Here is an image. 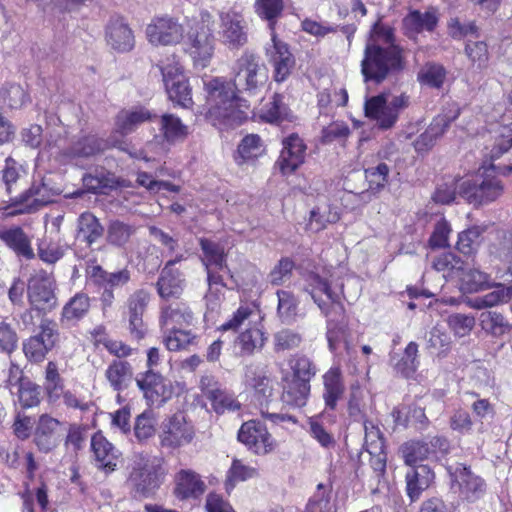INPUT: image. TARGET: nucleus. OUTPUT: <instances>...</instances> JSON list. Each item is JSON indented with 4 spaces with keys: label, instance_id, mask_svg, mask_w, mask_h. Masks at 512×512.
I'll return each instance as SVG.
<instances>
[{
    "label": "nucleus",
    "instance_id": "obj_1",
    "mask_svg": "<svg viewBox=\"0 0 512 512\" xmlns=\"http://www.w3.org/2000/svg\"><path fill=\"white\" fill-rule=\"evenodd\" d=\"M267 80L266 68L253 55H243L238 60L234 83L220 77L203 78L207 119L219 128L241 124L248 117L249 105L237 97L236 88L253 92Z\"/></svg>",
    "mask_w": 512,
    "mask_h": 512
},
{
    "label": "nucleus",
    "instance_id": "obj_2",
    "mask_svg": "<svg viewBox=\"0 0 512 512\" xmlns=\"http://www.w3.org/2000/svg\"><path fill=\"white\" fill-rule=\"evenodd\" d=\"M401 60V50L394 43L392 29L376 23L361 65L365 81H383L391 70L400 68Z\"/></svg>",
    "mask_w": 512,
    "mask_h": 512
},
{
    "label": "nucleus",
    "instance_id": "obj_3",
    "mask_svg": "<svg viewBox=\"0 0 512 512\" xmlns=\"http://www.w3.org/2000/svg\"><path fill=\"white\" fill-rule=\"evenodd\" d=\"M200 246L202 249V262L207 270L208 293L206 295L207 311L204 315L207 323H214L215 316L220 307L221 295L224 284L218 271L226 269L230 274V270L226 265L224 247L214 241L201 239Z\"/></svg>",
    "mask_w": 512,
    "mask_h": 512
},
{
    "label": "nucleus",
    "instance_id": "obj_4",
    "mask_svg": "<svg viewBox=\"0 0 512 512\" xmlns=\"http://www.w3.org/2000/svg\"><path fill=\"white\" fill-rule=\"evenodd\" d=\"M458 188L459 196L475 206L495 201L503 193V184L493 164L483 165L474 175L460 179Z\"/></svg>",
    "mask_w": 512,
    "mask_h": 512
},
{
    "label": "nucleus",
    "instance_id": "obj_5",
    "mask_svg": "<svg viewBox=\"0 0 512 512\" xmlns=\"http://www.w3.org/2000/svg\"><path fill=\"white\" fill-rule=\"evenodd\" d=\"M410 104V97L404 93L384 92L365 100V116L381 129L395 125L398 117Z\"/></svg>",
    "mask_w": 512,
    "mask_h": 512
},
{
    "label": "nucleus",
    "instance_id": "obj_6",
    "mask_svg": "<svg viewBox=\"0 0 512 512\" xmlns=\"http://www.w3.org/2000/svg\"><path fill=\"white\" fill-rule=\"evenodd\" d=\"M186 51L191 57L195 68H206L214 54V37L210 27V15H201L187 33Z\"/></svg>",
    "mask_w": 512,
    "mask_h": 512
},
{
    "label": "nucleus",
    "instance_id": "obj_7",
    "mask_svg": "<svg viewBox=\"0 0 512 512\" xmlns=\"http://www.w3.org/2000/svg\"><path fill=\"white\" fill-rule=\"evenodd\" d=\"M168 98L175 104L188 108L192 105V93L180 62L173 56L158 65Z\"/></svg>",
    "mask_w": 512,
    "mask_h": 512
},
{
    "label": "nucleus",
    "instance_id": "obj_8",
    "mask_svg": "<svg viewBox=\"0 0 512 512\" xmlns=\"http://www.w3.org/2000/svg\"><path fill=\"white\" fill-rule=\"evenodd\" d=\"M164 472L156 459L143 454H135L132 458L131 472L128 483L141 496L153 492L162 481Z\"/></svg>",
    "mask_w": 512,
    "mask_h": 512
},
{
    "label": "nucleus",
    "instance_id": "obj_9",
    "mask_svg": "<svg viewBox=\"0 0 512 512\" xmlns=\"http://www.w3.org/2000/svg\"><path fill=\"white\" fill-rule=\"evenodd\" d=\"M136 383L151 405H161L183 390L182 384L172 383L151 369L138 375Z\"/></svg>",
    "mask_w": 512,
    "mask_h": 512
},
{
    "label": "nucleus",
    "instance_id": "obj_10",
    "mask_svg": "<svg viewBox=\"0 0 512 512\" xmlns=\"http://www.w3.org/2000/svg\"><path fill=\"white\" fill-rule=\"evenodd\" d=\"M238 440L257 456L268 455L277 448L275 438L267 427L257 420H249L241 425L238 431Z\"/></svg>",
    "mask_w": 512,
    "mask_h": 512
},
{
    "label": "nucleus",
    "instance_id": "obj_11",
    "mask_svg": "<svg viewBox=\"0 0 512 512\" xmlns=\"http://www.w3.org/2000/svg\"><path fill=\"white\" fill-rule=\"evenodd\" d=\"M194 435L192 423L186 419L183 412H178L162 422L159 439L163 447L178 448L189 444Z\"/></svg>",
    "mask_w": 512,
    "mask_h": 512
},
{
    "label": "nucleus",
    "instance_id": "obj_12",
    "mask_svg": "<svg viewBox=\"0 0 512 512\" xmlns=\"http://www.w3.org/2000/svg\"><path fill=\"white\" fill-rule=\"evenodd\" d=\"M266 57L273 68V78L276 82H284L290 76L295 59L288 45L279 39L275 32L271 33V40L265 47Z\"/></svg>",
    "mask_w": 512,
    "mask_h": 512
},
{
    "label": "nucleus",
    "instance_id": "obj_13",
    "mask_svg": "<svg viewBox=\"0 0 512 512\" xmlns=\"http://www.w3.org/2000/svg\"><path fill=\"white\" fill-rule=\"evenodd\" d=\"M28 297L31 306L39 311L50 310L55 305L54 280L44 271L34 274L28 284Z\"/></svg>",
    "mask_w": 512,
    "mask_h": 512
},
{
    "label": "nucleus",
    "instance_id": "obj_14",
    "mask_svg": "<svg viewBox=\"0 0 512 512\" xmlns=\"http://www.w3.org/2000/svg\"><path fill=\"white\" fill-rule=\"evenodd\" d=\"M57 336L56 325L49 321H43L40 325V333L30 337L23 344L26 357L34 362L42 361L54 347Z\"/></svg>",
    "mask_w": 512,
    "mask_h": 512
},
{
    "label": "nucleus",
    "instance_id": "obj_15",
    "mask_svg": "<svg viewBox=\"0 0 512 512\" xmlns=\"http://www.w3.org/2000/svg\"><path fill=\"white\" fill-rule=\"evenodd\" d=\"M282 150L277 165L283 175L294 173L305 161L306 144L297 134H291L282 141Z\"/></svg>",
    "mask_w": 512,
    "mask_h": 512
},
{
    "label": "nucleus",
    "instance_id": "obj_16",
    "mask_svg": "<svg viewBox=\"0 0 512 512\" xmlns=\"http://www.w3.org/2000/svg\"><path fill=\"white\" fill-rule=\"evenodd\" d=\"M218 33L222 43L230 48L244 45L247 41V33L243 16L232 10L222 13Z\"/></svg>",
    "mask_w": 512,
    "mask_h": 512
},
{
    "label": "nucleus",
    "instance_id": "obj_17",
    "mask_svg": "<svg viewBox=\"0 0 512 512\" xmlns=\"http://www.w3.org/2000/svg\"><path fill=\"white\" fill-rule=\"evenodd\" d=\"M146 36L152 45H173L182 39L183 30L172 18L161 17L147 26Z\"/></svg>",
    "mask_w": 512,
    "mask_h": 512
},
{
    "label": "nucleus",
    "instance_id": "obj_18",
    "mask_svg": "<svg viewBox=\"0 0 512 512\" xmlns=\"http://www.w3.org/2000/svg\"><path fill=\"white\" fill-rule=\"evenodd\" d=\"M306 282V291L326 316L330 313V307H339L341 291H335L326 279L317 274H311Z\"/></svg>",
    "mask_w": 512,
    "mask_h": 512
},
{
    "label": "nucleus",
    "instance_id": "obj_19",
    "mask_svg": "<svg viewBox=\"0 0 512 512\" xmlns=\"http://www.w3.org/2000/svg\"><path fill=\"white\" fill-rule=\"evenodd\" d=\"M63 432L64 427L60 421L43 414L35 428L34 442L40 451L50 452L60 443Z\"/></svg>",
    "mask_w": 512,
    "mask_h": 512
},
{
    "label": "nucleus",
    "instance_id": "obj_20",
    "mask_svg": "<svg viewBox=\"0 0 512 512\" xmlns=\"http://www.w3.org/2000/svg\"><path fill=\"white\" fill-rule=\"evenodd\" d=\"M108 146V143L100 141L94 135L79 138L71 147V150L59 154V161L63 164L82 165V159L94 156Z\"/></svg>",
    "mask_w": 512,
    "mask_h": 512
},
{
    "label": "nucleus",
    "instance_id": "obj_21",
    "mask_svg": "<svg viewBox=\"0 0 512 512\" xmlns=\"http://www.w3.org/2000/svg\"><path fill=\"white\" fill-rule=\"evenodd\" d=\"M452 487L458 489L460 495L468 500L474 501L483 495L485 484L483 480L474 475L467 467L458 465L451 472Z\"/></svg>",
    "mask_w": 512,
    "mask_h": 512
},
{
    "label": "nucleus",
    "instance_id": "obj_22",
    "mask_svg": "<svg viewBox=\"0 0 512 512\" xmlns=\"http://www.w3.org/2000/svg\"><path fill=\"white\" fill-rule=\"evenodd\" d=\"M458 114L459 110L454 105L449 114L435 117L428 128L414 142L415 149L419 152L430 149L436 140L443 135L449 123L457 118Z\"/></svg>",
    "mask_w": 512,
    "mask_h": 512
},
{
    "label": "nucleus",
    "instance_id": "obj_23",
    "mask_svg": "<svg viewBox=\"0 0 512 512\" xmlns=\"http://www.w3.org/2000/svg\"><path fill=\"white\" fill-rule=\"evenodd\" d=\"M91 448L96 466L105 472H112L118 465L120 452L102 433H95L91 439Z\"/></svg>",
    "mask_w": 512,
    "mask_h": 512
},
{
    "label": "nucleus",
    "instance_id": "obj_24",
    "mask_svg": "<svg viewBox=\"0 0 512 512\" xmlns=\"http://www.w3.org/2000/svg\"><path fill=\"white\" fill-rule=\"evenodd\" d=\"M105 38L107 44L118 52L130 51L135 44L131 28L121 18L110 20L106 27Z\"/></svg>",
    "mask_w": 512,
    "mask_h": 512
},
{
    "label": "nucleus",
    "instance_id": "obj_25",
    "mask_svg": "<svg viewBox=\"0 0 512 512\" xmlns=\"http://www.w3.org/2000/svg\"><path fill=\"white\" fill-rule=\"evenodd\" d=\"M322 382V398L325 403V408L334 410L336 409L337 403L342 398L345 391L341 369L337 366H332L322 376Z\"/></svg>",
    "mask_w": 512,
    "mask_h": 512
},
{
    "label": "nucleus",
    "instance_id": "obj_26",
    "mask_svg": "<svg viewBox=\"0 0 512 512\" xmlns=\"http://www.w3.org/2000/svg\"><path fill=\"white\" fill-rule=\"evenodd\" d=\"M244 383L260 401H267L273 394V381L262 367L247 366Z\"/></svg>",
    "mask_w": 512,
    "mask_h": 512
},
{
    "label": "nucleus",
    "instance_id": "obj_27",
    "mask_svg": "<svg viewBox=\"0 0 512 512\" xmlns=\"http://www.w3.org/2000/svg\"><path fill=\"white\" fill-rule=\"evenodd\" d=\"M181 259L182 257L178 256L174 260L169 261L161 272L157 285L158 293L164 299L178 297L182 293L184 279L181 273L173 268Z\"/></svg>",
    "mask_w": 512,
    "mask_h": 512
},
{
    "label": "nucleus",
    "instance_id": "obj_28",
    "mask_svg": "<svg viewBox=\"0 0 512 512\" xmlns=\"http://www.w3.org/2000/svg\"><path fill=\"white\" fill-rule=\"evenodd\" d=\"M204 491L205 484L195 472L181 470L176 474L174 494L178 499L198 498Z\"/></svg>",
    "mask_w": 512,
    "mask_h": 512
},
{
    "label": "nucleus",
    "instance_id": "obj_29",
    "mask_svg": "<svg viewBox=\"0 0 512 512\" xmlns=\"http://www.w3.org/2000/svg\"><path fill=\"white\" fill-rule=\"evenodd\" d=\"M192 320V313L185 305H167L161 308L159 325L161 331L184 329L192 324Z\"/></svg>",
    "mask_w": 512,
    "mask_h": 512
},
{
    "label": "nucleus",
    "instance_id": "obj_30",
    "mask_svg": "<svg viewBox=\"0 0 512 512\" xmlns=\"http://www.w3.org/2000/svg\"><path fill=\"white\" fill-rule=\"evenodd\" d=\"M283 385L282 400L292 407H303L306 405L311 386L309 382L293 380L287 376L281 378Z\"/></svg>",
    "mask_w": 512,
    "mask_h": 512
},
{
    "label": "nucleus",
    "instance_id": "obj_31",
    "mask_svg": "<svg viewBox=\"0 0 512 512\" xmlns=\"http://www.w3.org/2000/svg\"><path fill=\"white\" fill-rule=\"evenodd\" d=\"M149 295L143 290L134 293L128 302L130 332L137 339L144 337L145 329L142 321V314L148 302Z\"/></svg>",
    "mask_w": 512,
    "mask_h": 512
},
{
    "label": "nucleus",
    "instance_id": "obj_32",
    "mask_svg": "<svg viewBox=\"0 0 512 512\" xmlns=\"http://www.w3.org/2000/svg\"><path fill=\"white\" fill-rule=\"evenodd\" d=\"M434 480V473L426 465H418L406 474L407 494L412 501L419 498Z\"/></svg>",
    "mask_w": 512,
    "mask_h": 512
},
{
    "label": "nucleus",
    "instance_id": "obj_33",
    "mask_svg": "<svg viewBox=\"0 0 512 512\" xmlns=\"http://www.w3.org/2000/svg\"><path fill=\"white\" fill-rule=\"evenodd\" d=\"M151 118V113L143 108L136 107L129 110L119 112L115 121V133L120 136L127 135L133 132L139 125L148 121Z\"/></svg>",
    "mask_w": 512,
    "mask_h": 512
},
{
    "label": "nucleus",
    "instance_id": "obj_34",
    "mask_svg": "<svg viewBox=\"0 0 512 512\" xmlns=\"http://www.w3.org/2000/svg\"><path fill=\"white\" fill-rule=\"evenodd\" d=\"M87 276L90 282L99 285L102 288H117L126 284L130 279L127 270H121L115 273H107L98 265L89 266Z\"/></svg>",
    "mask_w": 512,
    "mask_h": 512
},
{
    "label": "nucleus",
    "instance_id": "obj_35",
    "mask_svg": "<svg viewBox=\"0 0 512 512\" xmlns=\"http://www.w3.org/2000/svg\"><path fill=\"white\" fill-rule=\"evenodd\" d=\"M438 22L437 11L429 8L426 12H410L403 20L404 28L409 35L417 34L423 30L432 31Z\"/></svg>",
    "mask_w": 512,
    "mask_h": 512
},
{
    "label": "nucleus",
    "instance_id": "obj_36",
    "mask_svg": "<svg viewBox=\"0 0 512 512\" xmlns=\"http://www.w3.org/2000/svg\"><path fill=\"white\" fill-rule=\"evenodd\" d=\"M9 389L23 408L37 406L40 402V388L28 379L20 378L15 383H9Z\"/></svg>",
    "mask_w": 512,
    "mask_h": 512
},
{
    "label": "nucleus",
    "instance_id": "obj_37",
    "mask_svg": "<svg viewBox=\"0 0 512 512\" xmlns=\"http://www.w3.org/2000/svg\"><path fill=\"white\" fill-rule=\"evenodd\" d=\"M287 368L280 367L281 378L284 376L293 380L309 382L315 376L316 370L311 360L305 356H294L288 360Z\"/></svg>",
    "mask_w": 512,
    "mask_h": 512
},
{
    "label": "nucleus",
    "instance_id": "obj_38",
    "mask_svg": "<svg viewBox=\"0 0 512 512\" xmlns=\"http://www.w3.org/2000/svg\"><path fill=\"white\" fill-rule=\"evenodd\" d=\"M163 138L169 143L182 142L189 135V128L173 114H164L160 120Z\"/></svg>",
    "mask_w": 512,
    "mask_h": 512
},
{
    "label": "nucleus",
    "instance_id": "obj_39",
    "mask_svg": "<svg viewBox=\"0 0 512 512\" xmlns=\"http://www.w3.org/2000/svg\"><path fill=\"white\" fill-rule=\"evenodd\" d=\"M258 469L241 459H233L232 464L227 471L225 486L226 490L231 491L239 482L248 481L258 476Z\"/></svg>",
    "mask_w": 512,
    "mask_h": 512
},
{
    "label": "nucleus",
    "instance_id": "obj_40",
    "mask_svg": "<svg viewBox=\"0 0 512 512\" xmlns=\"http://www.w3.org/2000/svg\"><path fill=\"white\" fill-rule=\"evenodd\" d=\"M457 281L463 292H475L490 286L489 276L475 268H470L463 263V273L458 276Z\"/></svg>",
    "mask_w": 512,
    "mask_h": 512
},
{
    "label": "nucleus",
    "instance_id": "obj_41",
    "mask_svg": "<svg viewBox=\"0 0 512 512\" xmlns=\"http://www.w3.org/2000/svg\"><path fill=\"white\" fill-rule=\"evenodd\" d=\"M265 152L261 138L256 134L245 136L237 148V162L239 164L254 161Z\"/></svg>",
    "mask_w": 512,
    "mask_h": 512
},
{
    "label": "nucleus",
    "instance_id": "obj_42",
    "mask_svg": "<svg viewBox=\"0 0 512 512\" xmlns=\"http://www.w3.org/2000/svg\"><path fill=\"white\" fill-rule=\"evenodd\" d=\"M0 239L3 240L17 254L26 258L33 257L30 241L20 228H12L0 231Z\"/></svg>",
    "mask_w": 512,
    "mask_h": 512
},
{
    "label": "nucleus",
    "instance_id": "obj_43",
    "mask_svg": "<svg viewBox=\"0 0 512 512\" xmlns=\"http://www.w3.org/2000/svg\"><path fill=\"white\" fill-rule=\"evenodd\" d=\"M103 234V227L91 213H83L78 219L77 238L88 244L96 242Z\"/></svg>",
    "mask_w": 512,
    "mask_h": 512
},
{
    "label": "nucleus",
    "instance_id": "obj_44",
    "mask_svg": "<svg viewBox=\"0 0 512 512\" xmlns=\"http://www.w3.org/2000/svg\"><path fill=\"white\" fill-rule=\"evenodd\" d=\"M479 325L486 333L501 337L510 331V324L504 316L496 311H485L479 316Z\"/></svg>",
    "mask_w": 512,
    "mask_h": 512
},
{
    "label": "nucleus",
    "instance_id": "obj_45",
    "mask_svg": "<svg viewBox=\"0 0 512 512\" xmlns=\"http://www.w3.org/2000/svg\"><path fill=\"white\" fill-rule=\"evenodd\" d=\"M254 9L261 19L268 22L271 33L275 32V24L284 9L283 0H256Z\"/></svg>",
    "mask_w": 512,
    "mask_h": 512
},
{
    "label": "nucleus",
    "instance_id": "obj_46",
    "mask_svg": "<svg viewBox=\"0 0 512 512\" xmlns=\"http://www.w3.org/2000/svg\"><path fill=\"white\" fill-rule=\"evenodd\" d=\"M63 379L60 376L57 364L55 362H48L45 369V382L44 388L51 403H57L61 400Z\"/></svg>",
    "mask_w": 512,
    "mask_h": 512
},
{
    "label": "nucleus",
    "instance_id": "obj_47",
    "mask_svg": "<svg viewBox=\"0 0 512 512\" xmlns=\"http://www.w3.org/2000/svg\"><path fill=\"white\" fill-rule=\"evenodd\" d=\"M463 263L455 254L446 252L435 258L433 267L438 272H442L444 278L457 280L463 273Z\"/></svg>",
    "mask_w": 512,
    "mask_h": 512
},
{
    "label": "nucleus",
    "instance_id": "obj_48",
    "mask_svg": "<svg viewBox=\"0 0 512 512\" xmlns=\"http://www.w3.org/2000/svg\"><path fill=\"white\" fill-rule=\"evenodd\" d=\"M258 115L266 122L279 123L288 118L289 112L283 103V97L276 94L269 102L262 105Z\"/></svg>",
    "mask_w": 512,
    "mask_h": 512
},
{
    "label": "nucleus",
    "instance_id": "obj_49",
    "mask_svg": "<svg viewBox=\"0 0 512 512\" xmlns=\"http://www.w3.org/2000/svg\"><path fill=\"white\" fill-rule=\"evenodd\" d=\"M339 218L337 210L329 206L317 207L311 211L307 227L312 232H319L328 224L337 222Z\"/></svg>",
    "mask_w": 512,
    "mask_h": 512
},
{
    "label": "nucleus",
    "instance_id": "obj_50",
    "mask_svg": "<svg viewBox=\"0 0 512 512\" xmlns=\"http://www.w3.org/2000/svg\"><path fill=\"white\" fill-rule=\"evenodd\" d=\"M163 334V343L169 351H179L185 349L195 340V335L190 330L176 329L161 331Z\"/></svg>",
    "mask_w": 512,
    "mask_h": 512
},
{
    "label": "nucleus",
    "instance_id": "obj_51",
    "mask_svg": "<svg viewBox=\"0 0 512 512\" xmlns=\"http://www.w3.org/2000/svg\"><path fill=\"white\" fill-rule=\"evenodd\" d=\"M131 376L129 364L123 361H114L106 370V377L115 390L126 387Z\"/></svg>",
    "mask_w": 512,
    "mask_h": 512
},
{
    "label": "nucleus",
    "instance_id": "obj_52",
    "mask_svg": "<svg viewBox=\"0 0 512 512\" xmlns=\"http://www.w3.org/2000/svg\"><path fill=\"white\" fill-rule=\"evenodd\" d=\"M482 233L483 228L480 226H473L462 231L458 235L457 249L465 255L473 254L481 242Z\"/></svg>",
    "mask_w": 512,
    "mask_h": 512
},
{
    "label": "nucleus",
    "instance_id": "obj_53",
    "mask_svg": "<svg viewBox=\"0 0 512 512\" xmlns=\"http://www.w3.org/2000/svg\"><path fill=\"white\" fill-rule=\"evenodd\" d=\"M89 309V299L83 294L74 296L63 308V319L69 322L82 318Z\"/></svg>",
    "mask_w": 512,
    "mask_h": 512
},
{
    "label": "nucleus",
    "instance_id": "obj_54",
    "mask_svg": "<svg viewBox=\"0 0 512 512\" xmlns=\"http://www.w3.org/2000/svg\"><path fill=\"white\" fill-rule=\"evenodd\" d=\"M512 296V287H506L501 284L495 286V289L485 294L483 297L475 301L474 307L481 309L485 307H493L500 303L507 302Z\"/></svg>",
    "mask_w": 512,
    "mask_h": 512
},
{
    "label": "nucleus",
    "instance_id": "obj_55",
    "mask_svg": "<svg viewBox=\"0 0 512 512\" xmlns=\"http://www.w3.org/2000/svg\"><path fill=\"white\" fill-rule=\"evenodd\" d=\"M264 340V334L257 323L239 336V344L245 353H251L255 349L261 348L264 345Z\"/></svg>",
    "mask_w": 512,
    "mask_h": 512
},
{
    "label": "nucleus",
    "instance_id": "obj_56",
    "mask_svg": "<svg viewBox=\"0 0 512 512\" xmlns=\"http://www.w3.org/2000/svg\"><path fill=\"white\" fill-rule=\"evenodd\" d=\"M294 269V262L288 257L281 258L268 274V281L279 286L289 280Z\"/></svg>",
    "mask_w": 512,
    "mask_h": 512
},
{
    "label": "nucleus",
    "instance_id": "obj_57",
    "mask_svg": "<svg viewBox=\"0 0 512 512\" xmlns=\"http://www.w3.org/2000/svg\"><path fill=\"white\" fill-rule=\"evenodd\" d=\"M156 419L152 412H143L136 418L134 434L139 441H145L155 434Z\"/></svg>",
    "mask_w": 512,
    "mask_h": 512
},
{
    "label": "nucleus",
    "instance_id": "obj_58",
    "mask_svg": "<svg viewBox=\"0 0 512 512\" xmlns=\"http://www.w3.org/2000/svg\"><path fill=\"white\" fill-rule=\"evenodd\" d=\"M365 447L371 455H381L384 451V442L380 430L371 422H364Z\"/></svg>",
    "mask_w": 512,
    "mask_h": 512
},
{
    "label": "nucleus",
    "instance_id": "obj_59",
    "mask_svg": "<svg viewBox=\"0 0 512 512\" xmlns=\"http://www.w3.org/2000/svg\"><path fill=\"white\" fill-rule=\"evenodd\" d=\"M445 79V71L442 66L426 64L418 74V80L427 86L439 88Z\"/></svg>",
    "mask_w": 512,
    "mask_h": 512
},
{
    "label": "nucleus",
    "instance_id": "obj_60",
    "mask_svg": "<svg viewBox=\"0 0 512 512\" xmlns=\"http://www.w3.org/2000/svg\"><path fill=\"white\" fill-rule=\"evenodd\" d=\"M23 512H35L34 504L35 502L41 509V511H45L48 504L47 490L44 485L37 488L35 491H26L23 496Z\"/></svg>",
    "mask_w": 512,
    "mask_h": 512
},
{
    "label": "nucleus",
    "instance_id": "obj_61",
    "mask_svg": "<svg viewBox=\"0 0 512 512\" xmlns=\"http://www.w3.org/2000/svg\"><path fill=\"white\" fill-rule=\"evenodd\" d=\"M278 297V314L283 320L292 319L297 310V300L294 295L285 290H279L277 292Z\"/></svg>",
    "mask_w": 512,
    "mask_h": 512
},
{
    "label": "nucleus",
    "instance_id": "obj_62",
    "mask_svg": "<svg viewBox=\"0 0 512 512\" xmlns=\"http://www.w3.org/2000/svg\"><path fill=\"white\" fill-rule=\"evenodd\" d=\"M402 453L405 459V462L408 465H415L418 461H421L427 458L430 454L429 447L426 443L422 442H412L406 444Z\"/></svg>",
    "mask_w": 512,
    "mask_h": 512
},
{
    "label": "nucleus",
    "instance_id": "obj_63",
    "mask_svg": "<svg viewBox=\"0 0 512 512\" xmlns=\"http://www.w3.org/2000/svg\"><path fill=\"white\" fill-rule=\"evenodd\" d=\"M448 325L456 336L468 335L475 325V318L465 314H453L448 318Z\"/></svg>",
    "mask_w": 512,
    "mask_h": 512
},
{
    "label": "nucleus",
    "instance_id": "obj_64",
    "mask_svg": "<svg viewBox=\"0 0 512 512\" xmlns=\"http://www.w3.org/2000/svg\"><path fill=\"white\" fill-rule=\"evenodd\" d=\"M451 231V226L445 219L438 221L429 240L430 246L433 248L448 247Z\"/></svg>",
    "mask_w": 512,
    "mask_h": 512
}]
</instances>
